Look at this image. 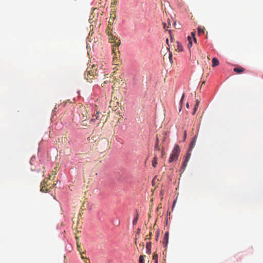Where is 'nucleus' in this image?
<instances>
[{
	"label": "nucleus",
	"instance_id": "1",
	"mask_svg": "<svg viewBox=\"0 0 263 263\" xmlns=\"http://www.w3.org/2000/svg\"><path fill=\"white\" fill-rule=\"evenodd\" d=\"M180 153V148L178 145L176 144L172 151V154L170 157L168 162L171 163L178 159Z\"/></svg>",
	"mask_w": 263,
	"mask_h": 263
},
{
	"label": "nucleus",
	"instance_id": "2",
	"mask_svg": "<svg viewBox=\"0 0 263 263\" xmlns=\"http://www.w3.org/2000/svg\"><path fill=\"white\" fill-rule=\"evenodd\" d=\"M109 28L107 29V31H108V34L109 36V39L110 41H111V42H114V46L116 47H117L119 46L120 44V40L118 39L117 37H116L115 36H114L111 33L110 34V31L108 30Z\"/></svg>",
	"mask_w": 263,
	"mask_h": 263
},
{
	"label": "nucleus",
	"instance_id": "3",
	"mask_svg": "<svg viewBox=\"0 0 263 263\" xmlns=\"http://www.w3.org/2000/svg\"><path fill=\"white\" fill-rule=\"evenodd\" d=\"M197 139V135H195L193 138L192 141L191 142L189 146V151H191L194 147L196 144V140Z\"/></svg>",
	"mask_w": 263,
	"mask_h": 263
},
{
	"label": "nucleus",
	"instance_id": "4",
	"mask_svg": "<svg viewBox=\"0 0 263 263\" xmlns=\"http://www.w3.org/2000/svg\"><path fill=\"white\" fill-rule=\"evenodd\" d=\"M168 236H169L168 232H165L164 238H163V243L164 245V247H166L167 245L168 241Z\"/></svg>",
	"mask_w": 263,
	"mask_h": 263
},
{
	"label": "nucleus",
	"instance_id": "5",
	"mask_svg": "<svg viewBox=\"0 0 263 263\" xmlns=\"http://www.w3.org/2000/svg\"><path fill=\"white\" fill-rule=\"evenodd\" d=\"M46 183V182L45 180H44L41 183V191L43 193H45L47 191V189L45 187Z\"/></svg>",
	"mask_w": 263,
	"mask_h": 263
},
{
	"label": "nucleus",
	"instance_id": "6",
	"mask_svg": "<svg viewBox=\"0 0 263 263\" xmlns=\"http://www.w3.org/2000/svg\"><path fill=\"white\" fill-rule=\"evenodd\" d=\"M176 46L175 45V47L176 48V50H178V51H181L183 50V47L178 42H177L176 43Z\"/></svg>",
	"mask_w": 263,
	"mask_h": 263
},
{
	"label": "nucleus",
	"instance_id": "7",
	"mask_svg": "<svg viewBox=\"0 0 263 263\" xmlns=\"http://www.w3.org/2000/svg\"><path fill=\"white\" fill-rule=\"evenodd\" d=\"M159 139H158V136H157L156 137V144H155V151H160L161 150V148H160V146L159 145Z\"/></svg>",
	"mask_w": 263,
	"mask_h": 263
},
{
	"label": "nucleus",
	"instance_id": "8",
	"mask_svg": "<svg viewBox=\"0 0 263 263\" xmlns=\"http://www.w3.org/2000/svg\"><path fill=\"white\" fill-rule=\"evenodd\" d=\"M146 248L147 250L146 253L147 254H150L151 253V242H147L146 246Z\"/></svg>",
	"mask_w": 263,
	"mask_h": 263
},
{
	"label": "nucleus",
	"instance_id": "9",
	"mask_svg": "<svg viewBox=\"0 0 263 263\" xmlns=\"http://www.w3.org/2000/svg\"><path fill=\"white\" fill-rule=\"evenodd\" d=\"M219 61L218 60V59L216 58H213L212 59V66L213 67H215L217 65H218L219 64Z\"/></svg>",
	"mask_w": 263,
	"mask_h": 263
},
{
	"label": "nucleus",
	"instance_id": "10",
	"mask_svg": "<svg viewBox=\"0 0 263 263\" xmlns=\"http://www.w3.org/2000/svg\"><path fill=\"white\" fill-rule=\"evenodd\" d=\"M234 71L238 73H240L244 71V68L242 67H236L234 69Z\"/></svg>",
	"mask_w": 263,
	"mask_h": 263
},
{
	"label": "nucleus",
	"instance_id": "11",
	"mask_svg": "<svg viewBox=\"0 0 263 263\" xmlns=\"http://www.w3.org/2000/svg\"><path fill=\"white\" fill-rule=\"evenodd\" d=\"M157 165V156H156L154 158V159L153 160V162H152V165L154 167H156V166Z\"/></svg>",
	"mask_w": 263,
	"mask_h": 263
},
{
	"label": "nucleus",
	"instance_id": "12",
	"mask_svg": "<svg viewBox=\"0 0 263 263\" xmlns=\"http://www.w3.org/2000/svg\"><path fill=\"white\" fill-rule=\"evenodd\" d=\"M205 28L204 27H199L198 28V31L199 34L204 33Z\"/></svg>",
	"mask_w": 263,
	"mask_h": 263
},
{
	"label": "nucleus",
	"instance_id": "13",
	"mask_svg": "<svg viewBox=\"0 0 263 263\" xmlns=\"http://www.w3.org/2000/svg\"><path fill=\"white\" fill-rule=\"evenodd\" d=\"M158 256L157 253L155 252L154 253L153 256V259L155 260V263H158Z\"/></svg>",
	"mask_w": 263,
	"mask_h": 263
},
{
	"label": "nucleus",
	"instance_id": "14",
	"mask_svg": "<svg viewBox=\"0 0 263 263\" xmlns=\"http://www.w3.org/2000/svg\"><path fill=\"white\" fill-rule=\"evenodd\" d=\"M187 39H188L189 42V45H188V47H189V48H190V47H191L192 46V38H191V37L190 36H189L187 37Z\"/></svg>",
	"mask_w": 263,
	"mask_h": 263
},
{
	"label": "nucleus",
	"instance_id": "15",
	"mask_svg": "<svg viewBox=\"0 0 263 263\" xmlns=\"http://www.w3.org/2000/svg\"><path fill=\"white\" fill-rule=\"evenodd\" d=\"M138 219V214L137 213L136 215V216L135 217V218L134 219V220L133 221V223L134 225H135L137 224Z\"/></svg>",
	"mask_w": 263,
	"mask_h": 263
},
{
	"label": "nucleus",
	"instance_id": "16",
	"mask_svg": "<svg viewBox=\"0 0 263 263\" xmlns=\"http://www.w3.org/2000/svg\"><path fill=\"white\" fill-rule=\"evenodd\" d=\"M191 154L190 151H189V150L187 153L186 154V157L184 160H187V161L188 162L191 157Z\"/></svg>",
	"mask_w": 263,
	"mask_h": 263
},
{
	"label": "nucleus",
	"instance_id": "17",
	"mask_svg": "<svg viewBox=\"0 0 263 263\" xmlns=\"http://www.w3.org/2000/svg\"><path fill=\"white\" fill-rule=\"evenodd\" d=\"M85 112H86L85 116L83 114H82L83 116V118L82 119L84 120V121L86 120L90 116V115L88 114L86 111Z\"/></svg>",
	"mask_w": 263,
	"mask_h": 263
},
{
	"label": "nucleus",
	"instance_id": "18",
	"mask_svg": "<svg viewBox=\"0 0 263 263\" xmlns=\"http://www.w3.org/2000/svg\"><path fill=\"white\" fill-rule=\"evenodd\" d=\"M187 160H184L183 163H182V168H183V170L185 169V168L186 167V165H187Z\"/></svg>",
	"mask_w": 263,
	"mask_h": 263
},
{
	"label": "nucleus",
	"instance_id": "19",
	"mask_svg": "<svg viewBox=\"0 0 263 263\" xmlns=\"http://www.w3.org/2000/svg\"><path fill=\"white\" fill-rule=\"evenodd\" d=\"M145 256L140 255L139 257V263H144V257Z\"/></svg>",
	"mask_w": 263,
	"mask_h": 263
},
{
	"label": "nucleus",
	"instance_id": "20",
	"mask_svg": "<svg viewBox=\"0 0 263 263\" xmlns=\"http://www.w3.org/2000/svg\"><path fill=\"white\" fill-rule=\"evenodd\" d=\"M90 74V76H94V73H93V72H90V71H89L87 72V76H86V74L85 75V78L87 79H88V78L87 77H88V75Z\"/></svg>",
	"mask_w": 263,
	"mask_h": 263
},
{
	"label": "nucleus",
	"instance_id": "21",
	"mask_svg": "<svg viewBox=\"0 0 263 263\" xmlns=\"http://www.w3.org/2000/svg\"><path fill=\"white\" fill-rule=\"evenodd\" d=\"M191 35H192V36H193V39H194V42H195V43H196L197 41H196V38H195V32H192Z\"/></svg>",
	"mask_w": 263,
	"mask_h": 263
},
{
	"label": "nucleus",
	"instance_id": "22",
	"mask_svg": "<svg viewBox=\"0 0 263 263\" xmlns=\"http://www.w3.org/2000/svg\"><path fill=\"white\" fill-rule=\"evenodd\" d=\"M198 107H196V106L195 105V106H194V110L193 111V115H195L196 111H197V109L198 108Z\"/></svg>",
	"mask_w": 263,
	"mask_h": 263
},
{
	"label": "nucleus",
	"instance_id": "23",
	"mask_svg": "<svg viewBox=\"0 0 263 263\" xmlns=\"http://www.w3.org/2000/svg\"><path fill=\"white\" fill-rule=\"evenodd\" d=\"M99 112H97L96 113V115H95V116H93V117L94 118L95 117V119H98V115H99Z\"/></svg>",
	"mask_w": 263,
	"mask_h": 263
},
{
	"label": "nucleus",
	"instance_id": "24",
	"mask_svg": "<svg viewBox=\"0 0 263 263\" xmlns=\"http://www.w3.org/2000/svg\"><path fill=\"white\" fill-rule=\"evenodd\" d=\"M186 138V131L184 130V140H185Z\"/></svg>",
	"mask_w": 263,
	"mask_h": 263
},
{
	"label": "nucleus",
	"instance_id": "25",
	"mask_svg": "<svg viewBox=\"0 0 263 263\" xmlns=\"http://www.w3.org/2000/svg\"><path fill=\"white\" fill-rule=\"evenodd\" d=\"M199 104V101L198 100H196V103L195 105L196 106V107H198Z\"/></svg>",
	"mask_w": 263,
	"mask_h": 263
},
{
	"label": "nucleus",
	"instance_id": "26",
	"mask_svg": "<svg viewBox=\"0 0 263 263\" xmlns=\"http://www.w3.org/2000/svg\"><path fill=\"white\" fill-rule=\"evenodd\" d=\"M151 235H152V233H149V236H148V235L146 236V239H150Z\"/></svg>",
	"mask_w": 263,
	"mask_h": 263
},
{
	"label": "nucleus",
	"instance_id": "27",
	"mask_svg": "<svg viewBox=\"0 0 263 263\" xmlns=\"http://www.w3.org/2000/svg\"><path fill=\"white\" fill-rule=\"evenodd\" d=\"M169 59H170V60L171 61L172 60V53H170L169 54Z\"/></svg>",
	"mask_w": 263,
	"mask_h": 263
},
{
	"label": "nucleus",
	"instance_id": "28",
	"mask_svg": "<svg viewBox=\"0 0 263 263\" xmlns=\"http://www.w3.org/2000/svg\"><path fill=\"white\" fill-rule=\"evenodd\" d=\"M165 154V152L164 151V150L163 149L161 152V155H162V157H163L164 156V155Z\"/></svg>",
	"mask_w": 263,
	"mask_h": 263
},
{
	"label": "nucleus",
	"instance_id": "29",
	"mask_svg": "<svg viewBox=\"0 0 263 263\" xmlns=\"http://www.w3.org/2000/svg\"><path fill=\"white\" fill-rule=\"evenodd\" d=\"M116 48H115L114 47L113 48V52L115 53V54L116 55Z\"/></svg>",
	"mask_w": 263,
	"mask_h": 263
},
{
	"label": "nucleus",
	"instance_id": "30",
	"mask_svg": "<svg viewBox=\"0 0 263 263\" xmlns=\"http://www.w3.org/2000/svg\"><path fill=\"white\" fill-rule=\"evenodd\" d=\"M166 23H163V27H164V28H166Z\"/></svg>",
	"mask_w": 263,
	"mask_h": 263
},
{
	"label": "nucleus",
	"instance_id": "31",
	"mask_svg": "<svg viewBox=\"0 0 263 263\" xmlns=\"http://www.w3.org/2000/svg\"><path fill=\"white\" fill-rule=\"evenodd\" d=\"M81 258L83 259H86V258H85L82 255V256H81Z\"/></svg>",
	"mask_w": 263,
	"mask_h": 263
},
{
	"label": "nucleus",
	"instance_id": "32",
	"mask_svg": "<svg viewBox=\"0 0 263 263\" xmlns=\"http://www.w3.org/2000/svg\"><path fill=\"white\" fill-rule=\"evenodd\" d=\"M166 42L167 44H168V39H167L166 40Z\"/></svg>",
	"mask_w": 263,
	"mask_h": 263
},
{
	"label": "nucleus",
	"instance_id": "33",
	"mask_svg": "<svg viewBox=\"0 0 263 263\" xmlns=\"http://www.w3.org/2000/svg\"><path fill=\"white\" fill-rule=\"evenodd\" d=\"M94 120H95V118H92V119H91L90 121H93Z\"/></svg>",
	"mask_w": 263,
	"mask_h": 263
},
{
	"label": "nucleus",
	"instance_id": "34",
	"mask_svg": "<svg viewBox=\"0 0 263 263\" xmlns=\"http://www.w3.org/2000/svg\"><path fill=\"white\" fill-rule=\"evenodd\" d=\"M111 23V21H110V20L109 21V23L110 24Z\"/></svg>",
	"mask_w": 263,
	"mask_h": 263
},
{
	"label": "nucleus",
	"instance_id": "35",
	"mask_svg": "<svg viewBox=\"0 0 263 263\" xmlns=\"http://www.w3.org/2000/svg\"><path fill=\"white\" fill-rule=\"evenodd\" d=\"M111 23V21H110V20L109 21V23L110 24Z\"/></svg>",
	"mask_w": 263,
	"mask_h": 263
},
{
	"label": "nucleus",
	"instance_id": "36",
	"mask_svg": "<svg viewBox=\"0 0 263 263\" xmlns=\"http://www.w3.org/2000/svg\"><path fill=\"white\" fill-rule=\"evenodd\" d=\"M78 249H79V248H80V246L78 245Z\"/></svg>",
	"mask_w": 263,
	"mask_h": 263
},
{
	"label": "nucleus",
	"instance_id": "37",
	"mask_svg": "<svg viewBox=\"0 0 263 263\" xmlns=\"http://www.w3.org/2000/svg\"><path fill=\"white\" fill-rule=\"evenodd\" d=\"M95 66L93 65L92 68H95Z\"/></svg>",
	"mask_w": 263,
	"mask_h": 263
},
{
	"label": "nucleus",
	"instance_id": "38",
	"mask_svg": "<svg viewBox=\"0 0 263 263\" xmlns=\"http://www.w3.org/2000/svg\"><path fill=\"white\" fill-rule=\"evenodd\" d=\"M186 106H187V107H189V104H186Z\"/></svg>",
	"mask_w": 263,
	"mask_h": 263
},
{
	"label": "nucleus",
	"instance_id": "39",
	"mask_svg": "<svg viewBox=\"0 0 263 263\" xmlns=\"http://www.w3.org/2000/svg\"><path fill=\"white\" fill-rule=\"evenodd\" d=\"M204 83H205V82L204 81V82H203L202 84H204Z\"/></svg>",
	"mask_w": 263,
	"mask_h": 263
},
{
	"label": "nucleus",
	"instance_id": "40",
	"mask_svg": "<svg viewBox=\"0 0 263 263\" xmlns=\"http://www.w3.org/2000/svg\"><path fill=\"white\" fill-rule=\"evenodd\" d=\"M87 263V262H86Z\"/></svg>",
	"mask_w": 263,
	"mask_h": 263
}]
</instances>
